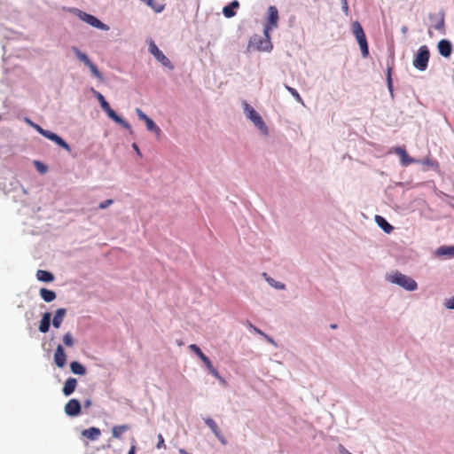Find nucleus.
I'll return each mask as SVG.
<instances>
[{
    "instance_id": "obj_1",
    "label": "nucleus",
    "mask_w": 454,
    "mask_h": 454,
    "mask_svg": "<svg viewBox=\"0 0 454 454\" xmlns=\"http://www.w3.org/2000/svg\"><path fill=\"white\" fill-rule=\"evenodd\" d=\"M90 91L93 93V95L96 97V98L98 100L101 108L103 111H105L107 114V116L112 119L116 123L120 124L124 129H128L129 132H132V128L130 124L121 118L111 108L109 103L106 100L105 97L98 91H97L95 89L91 88Z\"/></svg>"
},
{
    "instance_id": "obj_2",
    "label": "nucleus",
    "mask_w": 454,
    "mask_h": 454,
    "mask_svg": "<svg viewBox=\"0 0 454 454\" xmlns=\"http://www.w3.org/2000/svg\"><path fill=\"white\" fill-rule=\"evenodd\" d=\"M387 279L390 282L396 284L408 291H414L418 287L417 282L413 278L399 271H396L393 275L389 276Z\"/></svg>"
},
{
    "instance_id": "obj_3",
    "label": "nucleus",
    "mask_w": 454,
    "mask_h": 454,
    "mask_svg": "<svg viewBox=\"0 0 454 454\" xmlns=\"http://www.w3.org/2000/svg\"><path fill=\"white\" fill-rule=\"evenodd\" d=\"M352 28L354 35L359 43L362 55L363 57L366 58L369 55V48L364 29L358 21H354L352 23Z\"/></svg>"
},
{
    "instance_id": "obj_4",
    "label": "nucleus",
    "mask_w": 454,
    "mask_h": 454,
    "mask_svg": "<svg viewBox=\"0 0 454 454\" xmlns=\"http://www.w3.org/2000/svg\"><path fill=\"white\" fill-rule=\"evenodd\" d=\"M33 128L38 133H40L42 136H43L44 137L53 141L54 143H56L58 145H59L60 147H62L66 151L71 152L70 145L64 139H62L59 136H58L57 134H55V133H53V132H51L50 130L43 129L38 124H33Z\"/></svg>"
},
{
    "instance_id": "obj_5",
    "label": "nucleus",
    "mask_w": 454,
    "mask_h": 454,
    "mask_svg": "<svg viewBox=\"0 0 454 454\" xmlns=\"http://www.w3.org/2000/svg\"><path fill=\"white\" fill-rule=\"evenodd\" d=\"M270 27H265L264 36H254L250 41V45L254 46L258 51H270L272 48L269 32Z\"/></svg>"
},
{
    "instance_id": "obj_6",
    "label": "nucleus",
    "mask_w": 454,
    "mask_h": 454,
    "mask_svg": "<svg viewBox=\"0 0 454 454\" xmlns=\"http://www.w3.org/2000/svg\"><path fill=\"white\" fill-rule=\"evenodd\" d=\"M430 52L427 46H420L413 60V66L420 71L426 70L427 67Z\"/></svg>"
},
{
    "instance_id": "obj_7",
    "label": "nucleus",
    "mask_w": 454,
    "mask_h": 454,
    "mask_svg": "<svg viewBox=\"0 0 454 454\" xmlns=\"http://www.w3.org/2000/svg\"><path fill=\"white\" fill-rule=\"evenodd\" d=\"M244 110L247 114V117L251 120L254 124L261 130L266 131L267 127L260 116V114L253 108L251 107L247 103H245L244 105Z\"/></svg>"
},
{
    "instance_id": "obj_8",
    "label": "nucleus",
    "mask_w": 454,
    "mask_h": 454,
    "mask_svg": "<svg viewBox=\"0 0 454 454\" xmlns=\"http://www.w3.org/2000/svg\"><path fill=\"white\" fill-rule=\"evenodd\" d=\"M78 16L82 20L85 21L93 27H97L102 30L109 29V27L107 25L104 24L98 18L91 14L80 11Z\"/></svg>"
},
{
    "instance_id": "obj_9",
    "label": "nucleus",
    "mask_w": 454,
    "mask_h": 454,
    "mask_svg": "<svg viewBox=\"0 0 454 454\" xmlns=\"http://www.w3.org/2000/svg\"><path fill=\"white\" fill-rule=\"evenodd\" d=\"M150 52L155 57V59L160 62L164 67L170 69L173 68V65L170 60L163 54V52L157 47V45L152 42L149 46Z\"/></svg>"
},
{
    "instance_id": "obj_10",
    "label": "nucleus",
    "mask_w": 454,
    "mask_h": 454,
    "mask_svg": "<svg viewBox=\"0 0 454 454\" xmlns=\"http://www.w3.org/2000/svg\"><path fill=\"white\" fill-rule=\"evenodd\" d=\"M65 412L70 417H76L81 413V404L77 399H70L65 405Z\"/></svg>"
},
{
    "instance_id": "obj_11",
    "label": "nucleus",
    "mask_w": 454,
    "mask_h": 454,
    "mask_svg": "<svg viewBox=\"0 0 454 454\" xmlns=\"http://www.w3.org/2000/svg\"><path fill=\"white\" fill-rule=\"evenodd\" d=\"M205 423L207 426L212 430L215 437L221 442L222 444H226L227 441L223 434H222L220 428L218 427L215 421L210 418L205 419Z\"/></svg>"
},
{
    "instance_id": "obj_12",
    "label": "nucleus",
    "mask_w": 454,
    "mask_h": 454,
    "mask_svg": "<svg viewBox=\"0 0 454 454\" xmlns=\"http://www.w3.org/2000/svg\"><path fill=\"white\" fill-rule=\"evenodd\" d=\"M54 363L59 368H63L67 363V355L61 345H58L54 352Z\"/></svg>"
},
{
    "instance_id": "obj_13",
    "label": "nucleus",
    "mask_w": 454,
    "mask_h": 454,
    "mask_svg": "<svg viewBox=\"0 0 454 454\" xmlns=\"http://www.w3.org/2000/svg\"><path fill=\"white\" fill-rule=\"evenodd\" d=\"M437 48L439 53L444 58H449L452 53V45L450 42L446 39L439 41Z\"/></svg>"
},
{
    "instance_id": "obj_14",
    "label": "nucleus",
    "mask_w": 454,
    "mask_h": 454,
    "mask_svg": "<svg viewBox=\"0 0 454 454\" xmlns=\"http://www.w3.org/2000/svg\"><path fill=\"white\" fill-rule=\"evenodd\" d=\"M394 152L395 154H397L400 158L401 163L403 166H408L414 162H416V160L411 158L405 149L402 147H395L394 149Z\"/></svg>"
},
{
    "instance_id": "obj_15",
    "label": "nucleus",
    "mask_w": 454,
    "mask_h": 454,
    "mask_svg": "<svg viewBox=\"0 0 454 454\" xmlns=\"http://www.w3.org/2000/svg\"><path fill=\"white\" fill-rule=\"evenodd\" d=\"M268 25L266 27H270V30L277 27L278 20V12L275 6H270L268 9Z\"/></svg>"
},
{
    "instance_id": "obj_16",
    "label": "nucleus",
    "mask_w": 454,
    "mask_h": 454,
    "mask_svg": "<svg viewBox=\"0 0 454 454\" xmlns=\"http://www.w3.org/2000/svg\"><path fill=\"white\" fill-rule=\"evenodd\" d=\"M82 435L91 441H96L101 435V431L98 427H91L90 428L82 430Z\"/></svg>"
},
{
    "instance_id": "obj_17",
    "label": "nucleus",
    "mask_w": 454,
    "mask_h": 454,
    "mask_svg": "<svg viewBox=\"0 0 454 454\" xmlns=\"http://www.w3.org/2000/svg\"><path fill=\"white\" fill-rule=\"evenodd\" d=\"M77 386V380L74 378H68L62 388V392L66 396L70 395L74 393Z\"/></svg>"
},
{
    "instance_id": "obj_18",
    "label": "nucleus",
    "mask_w": 454,
    "mask_h": 454,
    "mask_svg": "<svg viewBox=\"0 0 454 454\" xmlns=\"http://www.w3.org/2000/svg\"><path fill=\"white\" fill-rule=\"evenodd\" d=\"M239 7V2L233 0L229 5L223 7V13L226 18H232L236 15L234 9H238Z\"/></svg>"
},
{
    "instance_id": "obj_19",
    "label": "nucleus",
    "mask_w": 454,
    "mask_h": 454,
    "mask_svg": "<svg viewBox=\"0 0 454 454\" xmlns=\"http://www.w3.org/2000/svg\"><path fill=\"white\" fill-rule=\"evenodd\" d=\"M51 314L50 312H45L43 317H42V319L40 321V325H39V331L41 333H47L50 329V325H51Z\"/></svg>"
},
{
    "instance_id": "obj_20",
    "label": "nucleus",
    "mask_w": 454,
    "mask_h": 454,
    "mask_svg": "<svg viewBox=\"0 0 454 454\" xmlns=\"http://www.w3.org/2000/svg\"><path fill=\"white\" fill-rule=\"evenodd\" d=\"M201 361L204 363L205 366L207 367V369L208 370V372L215 377L216 378L217 380H221V381H223V378L221 377V375L219 374V372H217V370L213 366L211 361L209 360V358L205 356L202 357Z\"/></svg>"
},
{
    "instance_id": "obj_21",
    "label": "nucleus",
    "mask_w": 454,
    "mask_h": 454,
    "mask_svg": "<svg viewBox=\"0 0 454 454\" xmlns=\"http://www.w3.org/2000/svg\"><path fill=\"white\" fill-rule=\"evenodd\" d=\"M67 310L63 308L58 309L52 320V325L55 328H59L63 322Z\"/></svg>"
},
{
    "instance_id": "obj_22",
    "label": "nucleus",
    "mask_w": 454,
    "mask_h": 454,
    "mask_svg": "<svg viewBox=\"0 0 454 454\" xmlns=\"http://www.w3.org/2000/svg\"><path fill=\"white\" fill-rule=\"evenodd\" d=\"M36 278L38 280L42 282H51L54 280V276L52 273L43 270H38L36 272Z\"/></svg>"
},
{
    "instance_id": "obj_23",
    "label": "nucleus",
    "mask_w": 454,
    "mask_h": 454,
    "mask_svg": "<svg viewBox=\"0 0 454 454\" xmlns=\"http://www.w3.org/2000/svg\"><path fill=\"white\" fill-rule=\"evenodd\" d=\"M129 429L128 425L114 426L112 428V435L114 438L121 439V435Z\"/></svg>"
},
{
    "instance_id": "obj_24",
    "label": "nucleus",
    "mask_w": 454,
    "mask_h": 454,
    "mask_svg": "<svg viewBox=\"0 0 454 454\" xmlns=\"http://www.w3.org/2000/svg\"><path fill=\"white\" fill-rule=\"evenodd\" d=\"M40 296L44 301L51 302L56 299V293L46 288H41Z\"/></svg>"
},
{
    "instance_id": "obj_25",
    "label": "nucleus",
    "mask_w": 454,
    "mask_h": 454,
    "mask_svg": "<svg viewBox=\"0 0 454 454\" xmlns=\"http://www.w3.org/2000/svg\"><path fill=\"white\" fill-rule=\"evenodd\" d=\"M71 372L77 375H84L86 373L85 367L77 361H74L70 364Z\"/></svg>"
},
{
    "instance_id": "obj_26",
    "label": "nucleus",
    "mask_w": 454,
    "mask_h": 454,
    "mask_svg": "<svg viewBox=\"0 0 454 454\" xmlns=\"http://www.w3.org/2000/svg\"><path fill=\"white\" fill-rule=\"evenodd\" d=\"M376 221L385 232L390 233L393 231V226L389 224L382 216L377 215Z\"/></svg>"
},
{
    "instance_id": "obj_27",
    "label": "nucleus",
    "mask_w": 454,
    "mask_h": 454,
    "mask_svg": "<svg viewBox=\"0 0 454 454\" xmlns=\"http://www.w3.org/2000/svg\"><path fill=\"white\" fill-rule=\"evenodd\" d=\"M145 122L148 130L154 132L157 137H160L161 130L151 118H148Z\"/></svg>"
},
{
    "instance_id": "obj_28",
    "label": "nucleus",
    "mask_w": 454,
    "mask_h": 454,
    "mask_svg": "<svg viewBox=\"0 0 454 454\" xmlns=\"http://www.w3.org/2000/svg\"><path fill=\"white\" fill-rule=\"evenodd\" d=\"M73 51L74 52L77 59L83 62L86 66H88L91 62L88 56L85 53L82 52L77 47H73Z\"/></svg>"
},
{
    "instance_id": "obj_29",
    "label": "nucleus",
    "mask_w": 454,
    "mask_h": 454,
    "mask_svg": "<svg viewBox=\"0 0 454 454\" xmlns=\"http://www.w3.org/2000/svg\"><path fill=\"white\" fill-rule=\"evenodd\" d=\"M393 64H394V60L392 59V64L390 66L388 65L387 69V82L388 90L391 94L393 93V82H392Z\"/></svg>"
},
{
    "instance_id": "obj_30",
    "label": "nucleus",
    "mask_w": 454,
    "mask_h": 454,
    "mask_svg": "<svg viewBox=\"0 0 454 454\" xmlns=\"http://www.w3.org/2000/svg\"><path fill=\"white\" fill-rule=\"evenodd\" d=\"M436 253L438 255L454 256V247H440Z\"/></svg>"
},
{
    "instance_id": "obj_31",
    "label": "nucleus",
    "mask_w": 454,
    "mask_h": 454,
    "mask_svg": "<svg viewBox=\"0 0 454 454\" xmlns=\"http://www.w3.org/2000/svg\"><path fill=\"white\" fill-rule=\"evenodd\" d=\"M263 276L265 277L267 282L273 287H275L276 289H279V290H283L285 289L286 286L285 284L283 283H280V282H278V281H275L273 278H270V277H267V274L266 273H263Z\"/></svg>"
},
{
    "instance_id": "obj_32",
    "label": "nucleus",
    "mask_w": 454,
    "mask_h": 454,
    "mask_svg": "<svg viewBox=\"0 0 454 454\" xmlns=\"http://www.w3.org/2000/svg\"><path fill=\"white\" fill-rule=\"evenodd\" d=\"M91 74L98 79L99 80H103V76H102V74L99 72V70L98 69V67H96V65H94L92 62H90L88 66H87Z\"/></svg>"
},
{
    "instance_id": "obj_33",
    "label": "nucleus",
    "mask_w": 454,
    "mask_h": 454,
    "mask_svg": "<svg viewBox=\"0 0 454 454\" xmlns=\"http://www.w3.org/2000/svg\"><path fill=\"white\" fill-rule=\"evenodd\" d=\"M63 343L67 347L74 346V338H73V336H72V334L70 333H67L66 334H64V336H63Z\"/></svg>"
},
{
    "instance_id": "obj_34",
    "label": "nucleus",
    "mask_w": 454,
    "mask_h": 454,
    "mask_svg": "<svg viewBox=\"0 0 454 454\" xmlns=\"http://www.w3.org/2000/svg\"><path fill=\"white\" fill-rule=\"evenodd\" d=\"M189 348L194 352L200 358V360L202 359L203 356H205L206 355L201 351V349L196 345V344H191L189 346Z\"/></svg>"
},
{
    "instance_id": "obj_35",
    "label": "nucleus",
    "mask_w": 454,
    "mask_h": 454,
    "mask_svg": "<svg viewBox=\"0 0 454 454\" xmlns=\"http://www.w3.org/2000/svg\"><path fill=\"white\" fill-rule=\"evenodd\" d=\"M286 90H288V91H289V92H290V93L294 97V98H295L298 102H300V103H301V102H302V99H301V98L300 94L298 93V91H297L295 89H294V88H292V87H289V86H286Z\"/></svg>"
},
{
    "instance_id": "obj_36",
    "label": "nucleus",
    "mask_w": 454,
    "mask_h": 454,
    "mask_svg": "<svg viewBox=\"0 0 454 454\" xmlns=\"http://www.w3.org/2000/svg\"><path fill=\"white\" fill-rule=\"evenodd\" d=\"M35 166L41 174H44L48 169L46 165L37 160L35 161Z\"/></svg>"
},
{
    "instance_id": "obj_37",
    "label": "nucleus",
    "mask_w": 454,
    "mask_h": 454,
    "mask_svg": "<svg viewBox=\"0 0 454 454\" xmlns=\"http://www.w3.org/2000/svg\"><path fill=\"white\" fill-rule=\"evenodd\" d=\"M157 439H158V442H157L156 448L157 449H161V448L166 449L165 441H164V438L161 434H158Z\"/></svg>"
},
{
    "instance_id": "obj_38",
    "label": "nucleus",
    "mask_w": 454,
    "mask_h": 454,
    "mask_svg": "<svg viewBox=\"0 0 454 454\" xmlns=\"http://www.w3.org/2000/svg\"><path fill=\"white\" fill-rule=\"evenodd\" d=\"M114 203V200L109 199V200H106L105 201H102L99 205H98V207L100 209H105L106 207H108L110 205H112Z\"/></svg>"
},
{
    "instance_id": "obj_39",
    "label": "nucleus",
    "mask_w": 454,
    "mask_h": 454,
    "mask_svg": "<svg viewBox=\"0 0 454 454\" xmlns=\"http://www.w3.org/2000/svg\"><path fill=\"white\" fill-rule=\"evenodd\" d=\"M136 113L141 121H146L149 117L139 108L136 109Z\"/></svg>"
},
{
    "instance_id": "obj_40",
    "label": "nucleus",
    "mask_w": 454,
    "mask_h": 454,
    "mask_svg": "<svg viewBox=\"0 0 454 454\" xmlns=\"http://www.w3.org/2000/svg\"><path fill=\"white\" fill-rule=\"evenodd\" d=\"M444 27V20L443 17L440 19V20L437 22V24L434 25V28L436 30H442Z\"/></svg>"
},
{
    "instance_id": "obj_41",
    "label": "nucleus",
    "mask_w": 454,
    "mask_h": 454,
    "mask_svg": "<svg viewBox=\"0 0 454 454\" xmlns=\"http://www.w3.org/2000/svg\"><path fill=\"white\" fill-rule=\"evenodd\" d=\"M446 307L448 309H454V297L453 298H450L449 299L446 303H445Z\"/></svg>"
},
{
    "instance_id": "obj_42",
    "label": "nucleus",
    "mask_w": 454,
    "mask_h": 454,
    "mask_svg": "<svg viewBox=\"0 0 454 454\" xmlns=\"http://www.w3.org/2000/svg\"><path fill=\"white\" fill-rule=\"evenodd\" d=\"M342 10L343 12L348 14V1L347 0H342Z\"/></svg>"
},
{
    "instance_id": "obj_43",
    "label": "nucleus",
    "mask_w": 454,
    "mask_h": 454,
    "mask_svg": "<svg viewBox=\"0 0 454 454\" xmlns=\"http://www.w3.org/2000/svg\"><path fill=\"white\" fill-rule=\"evenodd\" d=\"M132 147H133V149L137 152V153L139 156H141V153H140V150H139V148H138L137 145L134 143V144L132 145Z\"/></svg>"
},
{
    "instance_id": "obj_44",
    "label": "nucleus",
    "mask_w": 454,
    "mask_h": 454,
    "mask_svg": "<svg viewBox=\"0 0 454 454\" xmlns=\"http://www.w3.org/2000/svg\"><path fill=\"white\" fill-rule=\"evenodd\" d=\"M91 406V401L90 399H87L85 402H84V407L85 408H89Z\"/></svg>"
},
{
    "instance_id": "obj_45",
    "label": "nucleus",
    "mask_w": 454,
    "mask_h": 454,
    "mask_svg": "<svg viewBox=\"0 0 454 454\" xmlns=\"http://www.w3.org/2000/svg\"><path fill=\"white\" fill-rule=\"evenodd\" d=\"M136 452V447L135 446H132L129 451L128 454H135Z\"/></svg>"
},
{
    "instance_id": "obj_46",
    "label": "nucleus",
    "mask_w": 454,
    "mask_h": 454,
    "mask_svg": "<svg viewBox=\"0 0 454 454\" xmlns=\"http://www.w3.org/2000/svg\"><path fill=\"white\" fill-rule=\"evenodd\" d=\"M254 330L257 333H259V334H262V335H264V336H265V334H264V333H263L260 329H258V328H256V327H254Z\"/></svg>"
},
{
    "instance_id": "obj_47",
    "label": "nucleus",
    "mask_w": 454,
    "mask_h": 454,
    "mask_svg": "<svg viewBox=\"0 0 454 454\" xmlns=\"http://www.w3.org/2000/svg\"><path fill=\"white\" fill-rule=\"evenodd\" d=\"M26 121H27V122L31 127H33V124H35L33 121H30V120H28V119H27Z\"/></svg>"
},
{
    "instance_id": "obj_48",
    "label": "nucleus",
    "mask_w": 454,
    "mask_h": 454,
    "mask_svg": "<svg viewBox=\"0 0 454 454\" xmlns=\"http://www.w3.org/2000/svg\"><path fill=\"white\" fill-rule=\"evenodd\" d=\"M330 327H331L332 329H336V328H337V325H336L335 324H333V325H330Z\"/></svg>"
},
{
    "instance_id": "obj_49",
    "label": "nucleus",
    "mask_w": 454,
    "mask_h": 454,
    "mask_svg": "<svg viewBox=\"0 0 454 454\" xmlns=\"http://www.w3.org/2000/svg\"><path fill=\"white\" fill-rule=\"evenodd\" d=\"M406 29H407V28H406L405 27H403V32H405V31H406Z\"/></svg>"
},
{
    "instance_id": "obj_50",
    "label": "nucleus",
    "mask_w": 454,
    "mask_h": 454,
    "mask_svg": "<svg viewBox=\"0 0 454 454\" xmlns=\"http://www.w3.org/2000/svg\"><path fill=\"white\" fill-rule=\"evenodd\" d=\"M269 341L273 342L272 339L268 338Z\"/></svg>"
},
{
    "instance_id": "obj_51",
    "label": "nucleus",
    "mask_w": 454,
    "mask_h": 454,
    "mask_svg": "<svg viewBox=\"0 0 454 454\" xmlns=\"http://www.w3.org/2000/svg\"><path fill=\"white\" fill-rule=\"evenodd\" d=\"M346 454H352V453H350V452H348V451H346Z\"/></svg>"
}]
</instances>
